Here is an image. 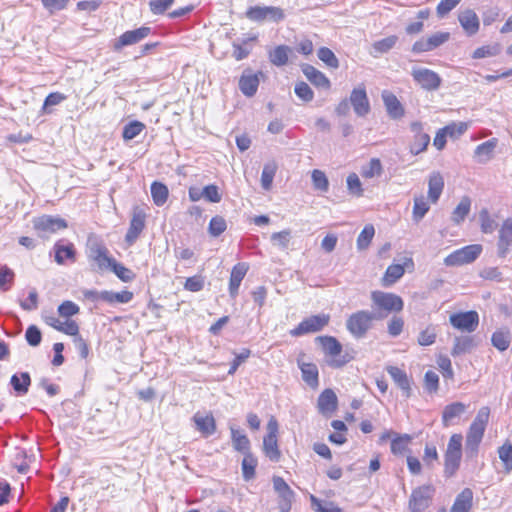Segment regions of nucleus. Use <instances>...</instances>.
Masks as SVG:
<instances>
[{"label": "nucleus", "instance_id": "obj_49", "mask_svg": "<svg viewBox=\"0 0 512 512\" xmlns=\"http://www.w3.org/2000/svg\"><path fill=\"white\" fill-rule=\"evenodd\" d=\"M256 40V37L243 40L242 44L233 43V57L237 60H243L250 54L251 47H248L249 42Z\"/></svg>", "mask_w": 512, "mask_h": 512}, {"label": "nucleus", "instance_id": "obj_46", "mask_svg": "<svg viewBox=\"0 0 512 512\" xmlns=\"http://www.w3.org/2000/svg\"><path fill=\"white\" fill-rule=\"evenodd\" d=\"M327 322H300V324L293 330V336H301L310 332H317L323 328Z\"/></svg>", "mask_w": 512, "mask_h": 512}, {"label": "nucleus", "instance_id": "obj_11", "mask_svg": "<svg viewBox=\"0 0 512 512\" xmlns=\"http://www.w3.org/2000/svg\"><path fill=\"white\" fill-rule=\"evenodd\" d=\"M372 299L374 303L382 310L389 312H398L403 309V301L401 297L393 293L373 292Z\"/></svg>", "mask_w": 512, "mask_h": 512}, {"label": "nucleus", "instance_id": "obj_21", "mask_svg": "<svg viewBox=\"0 0 512 512\" xmlns=\"http://www.w3.org/2000/svg\"><path fill=\"white\" fill-rule=\"evenodd\" d=\"M468 406L462 402H453L446 405L442 412V423L444 427H449L456 423L467 410Z\"/></svg>", "mask_w": 512, "mask_h": 512}, {"label": "nucleus", "instance_id": "obj_14", "mask_svg": "<svg viewBox=\"0 0 512 512\" xmlns=\"http://www.w3.org/2000/svg\"><path fill=\"white\" fill-rule=\"evenodd\" d=\"M349 102L359 117H364L370 112V103L364 86L352 90Z\"/></svg>", "mask_w": 512, "mask_h": 512}, {"label": "nucleus", "instance_id": "obj_42", "mask_svg": "<svg viewBox=\"0 0 512 512\" xmlns=\"http://www.w3.org/2000/svg\"><path fill=\"white\" fill-rule=\"evenodd\" d=\"M498 456L504 465L506 473L512 471V443L506 441L502 446L498 448Z\"/></svg>", "mask_w": 512, "mask_h": 512}, {"label": "nucleus", "instance_id": "obj_58", "mask_svg": "<svg viewBox=\"0 0 512 512\" xmlns=\"http://www.w3.org/2000/svg\"><path fill=\"white\" fill-rule=\"evenodd\" d=\"M462 442L463 436L461 434H453L448 441L445 453L462 456Z\"/></svg>", "mask_w": 512, "mask_h": 512}, {"label": "nucleus", "instance_id": "obj_35", "mask_svg": "<svg viewBox=\"0 0 512 512\" xmlns=\"http://www.w3.org/2000/svg\"><path fill=\"white\" fill-rule=\"evenodd\" d=\"M292 49L286 45H279L269 53V60L275 66H284L288 63Z\"/></svg>", "mask_w": 512, "mask_h": 512}, {"label": "nucleus", "instance_id": "obj_60", "mask_svg": "<svg viewBox=\"0 0 512 512\" xmlns=\"http://www.w3.org/2000/svg\"><path fill=\"white\" fill-rule=\"evenodd\" d=\"M347 329L354 337L361 338L370 329V322H347Z\"/></svg>", "mask_w": 512, "mask_h": 512}, {"label": "nucleus", "instance_id": "obj_53", "mask_svg": "<svg viewBox=\"0 0 512 512\" xmlns=\"http://www.w3.org/2000/svg\"><path fill=\"white\" fill-rule=\"evenodd\" d=\"M227 228L226 220L222 216H214L209 223L208 232L213 237L220 236Z\"/></svg>", "mask_w": 512, "mask_h": 512}, {"label": "nucleus", "instance_id": "obj_1", "mask_svg": "<svg viewBox=\"0 0 512 512\" xmlns=\"http://www.w3.org/2000/svg\"><path fill=\"white\" fill-rule=\"evenodd\" d=\"M316 342L322 348L326 363L331 368H342L355 359V350L348 347L343 348L342 344L333 336H318Z\"/></svg>", "mask_w": 512, "mask_h": 512}, {"label": "nucleus", "instance_id": "obj_62", "mask_svg": "<svg viewBox=\"0 0 512 512\" xmlns=\"http://www.w3.org/2000/svg\"><path fill=\"white\" fill-rule=\"evenodd\" d=\"M347 187L351 194L360 197L363 195V189L361 181L357 174L351 173L347 177Z\"/></svg>", "mask_w": 512, "mask_h": 512}, {"label": "nucleus", "instance_id": "obj_41", "mask_svg": "<svg viewBox=\"0 0 512 512\" xmlns=\"http://www.w3.org/2000/svg\"><path fill=\"white\" fill-rule=\"evenodd\" d=\"M241 466L243 478L246 481H249L255 477L257 459L251 453L244 454Z\"/></svg>", "mask_w": 512, "mask_h": 512}, {"label": "nucleus", "instance_id": "obj_51", "mask_svg": "<svg viewBox=\"0 0 512 512\" xmlns=\"http://www.w3.org/2000/svg\"><path fill=\"white\" fill-rule=\"evenodd\" d=\"M310 501L316 512H343L342 509L333 502L323 504V502L314 495H310Z\"/></svg>", "mask_w": 512, "mask_h": 512}, {"label": "nucleus", "instance_id": "obj_34", "mask_svg": "<svg viewBox=\"0 0 512 512\" xmlns=\"http://www.w3.org/2000/svg\"><path fill=\"white\" fill-rule=\"evenodd\" d=\"M470 209L471 199L468 196H463L451 214V221L455 225L461 224L469 214Z\"/></svg>", "mask_w": 512, "mask_h": 512}, {"label": "nucleus", "instance_id": "obj_24", "mask_svg": "<svg viewBox=\"0 0 512 512\" xmlns=\"http://www.w3.org/2000/svg\"><path fill=\"white\" fill-rule=\"evenodd\" d=\"M337 396L331 389H325L318 398L319 412L331 416L337 409Z\"/></svg>", "mask_w": 512, "mask_h": 512}, {"label": "nucleus", "instance_id": "obj_5", "mask_svg": "<svg viewBox=\"0 0 512 512\" xmlns=\"http://www.w3.org/2000/svg\"><path fill=\"white\" fill-rule=\"evenodd\" d=\"M267 434L263 439V451L271 461L278 462L281 457V452L278 447L277 433L278 422L275 418H271L267 424Z\"/></svg>", "mask_w": 512, "mask_h": 512}, {"label": "nucleus", "instance_id": "obj_48", "mask_svg": "<svg viewBox=\"0 0 512 512\" xmlns=\"http://www.w3.org/2000/svg\"><path fill=\"white\" fill-rule=\"evenodd\" d=\"M15 274L7 265H0V290L8 291L13 282Z\"/></svg>", "mask_w": 512, "mask_h": 512}, {"label": "nucleus", "instance_id": "obj_36", "mask_svg": "<svg viewBox=\"0 0 512 512\" xmlns=\"http://www.w3.org/2000/svg\"><path fill=\"white\" fill-rule=\"evenodd\" d=\"M511 333L508 329H499L492 334V345L499 351H505L509 348L511 343Z\"/></svg>", "mask_w": 512, "mask_h": 512}, {"label": "nucleus", "instance_id": "obj_63", "mask_svg": "<svg viewBox=\"0 0 512 512\" xmlns=\"http://www.w3.org/2000/svg\"><path fill=\"white\" fill-rule=\"evenodd\" d=\"M201 194H203V198L212 203H219L222 199L218 187L214 184L205 186L202 189Z\"/></svg>", "mask_w": 512, "mask_h": 512}, {"label": "nucleus", "instance_id": "obj_17", "mask_svg": "<svg viewBox=\"0 0 512 512\" xmlns=\"http://www.w3.org/2000/svg\"><path fill=\"white\" fill-rule=\"evenodd\" d=\"M87 297H92L95 300H100L107 303H128L132 297L133 293L127 290H123L120 292L113 291H102L100 293L89 291L86 293Z\"/></svg>", "mask_w": 512, "mask_h": 512}, {"label": "nucleus", "instance_id": "obj_61", "mask_svg": "<svg viewBox=\"0 0 512 512\" xmlns=\"http://www.w3.org/2000/svg\"><path fill=\"white\" fill-rule=\"evenodd\" d=\"M481 222V230L484 233H492L496 228L495 221L490 217V214L486 208L482 209L479 213Z\"/></svg>", "mask_w": 512, "mask_h": 512}, {"label": "nucleus", "instance_id": "obj_15", "mask_svg": "<svg viewBox=\"0 0 512 512\" xmlns=\"http://www.w3.org/2000/svg\"><path fill=\"white\" fill-rule=\"evenodd\" d=\"M414 262L412 258H404L403 264H391L386 269V272L382 278V285L389 287L396 283L405 273L406 268H413Z\"/></svg>", "mask_w": 512, "mask_h": 512}, {"label": "nucleus", "instance_id": "obj_4", "mask_svg": "<svg viewBox=\"0 0 512 512\" xmlns=\"http://www.w3.org/2000/svg\"><path fill=\"white\" fill-rule=\"evenodd\" d=\"M480 244H471L455 250L444 259L446 266H462L474 262L481 254Z\"/></svg>", "mask_w": 512, "mask_h": 512}, {"label": "nucleus", "instance_id": "obj_52", "mask_svg": "<svg viewBox=\"0 0 512 512\" xmlns=\"http://www.w3.org/2000/svg\"><path fill=\"white\" fill-rule=\"evenodd\" d=\"M291 239V230L286 229L280 232H275L271 235L270 240L274 246L281 249H287Z\"/></svg>", "mask_w": 512, "mask_h": 512}, {"label": "nucleus", "instance_id": "obj_56", "mask_svg": "<svg viewBox=\"0 0 512 512\" xmlns=\"http://www.w3.org/2000/svg\"><path fill=\"white\" fill-rule=\"evenodd\" d=\"M145 129V125L140 121H132L128 123L123 129V138L125 140H132L138 136Z\"/></svg>", "mask_w": 512, "mask_h": 512}, {"label": "nucleus", "instance_id": "obj_27", "mask_svg": "<svg viewBox=\"0 0 512 512\" xmlns=\"http://www.w3.org/2000/svg\"><path fill=\"white\" fill-rule=\"evenodd\" d=\"M10 385L15 391L17 396L27 394L31 385V377L28 372H19L11 376Z\"/></svg>", "mask_w": 512, "mask_h": 512}, {"label": "nucleus", "instance_id": "obj_43", "mask_svg": "<svg viewBox=\"0 0 512 512\" xmlns=\"http://www.w3.org/2000/svg\"><path fill=\"white\" fill-rule=\"evenodd\" d=\"M151 195L154 203L157 206H162L167 201L168 188L160 182H153L151 185Z\"/></svg>", "mask_w": 512, "mask_h": 512}, {"label": "nucleus", "instance_id": "obj_45", "mask_svg": "<svg viewBox=\"0 0 512 512\" xmlns=\"http://www.w3.org/2000/svg\"><path fill=\"white\" fill-rule=\"evenodd\" d=\"M411 436L408 434L395 435L391 441V452L394 455H402L411 441Z\"/></svg>", "mask_w": 512, "mask_h": 512}, {"label": "nucleus", "instance_id": "obj_32", "mask_svg": "<svg viewBox=\"0 0 512 512\" xmlns=\"http://www.w3.org/2000/svg\"><path fill=\"white\" fill-rule=\"evenodd\" d=\"M496 146L497 140L495 138L478 145L474 151L477 161L479 163H487L491 160Z\"/></svg>", "mask_w": 512, "mask_h": 512}, {"label": "nucleus", "instance_id": "obj_23", "mask_svg": "<svg viewBox=\"0 0 512 512\" xmlns=\"http://www.w3.org/2000/svg\"><path fill=\"white\" fill-rule=\"evenodd\" d=\"M192 419L195 423L196 429L203 437H209L215 433L216 422L212 414H201L197 412L194 414Z\"/></svg>", "mask_w": 512, "mask_h": 512}, {"label": "nucleus", "instance_id": "obj_16", "mask_svg": "<svg viewBox=\"0 0 512 512\" xmlns=\"http://www.w3.org/2000/svg\"><path fill=\"white\" fill-rule=\"evenodd\" d=\"M146 215L142 210H135L130 220L128 231L125 235V241L128 245H133L139 235L145 228Z\"/></svg>", "mask_w": 512, "mask_h": 512}, {"label": "nucleus", "instance_id": "obj_10", "mask_svg": "<svg viewBox=\"0 0 512 512\" xmlns=\"http://www.w3.org/2000/svg\"><path fill=\"white\" fill-rule=\"evenodd\" d=\"M246 15L250 20L253 21L271 19L275 22H279L284 19L283 10L274 6H254L248 9Z\"/></svg>", "mask_w": 512, "mask_h": 512}, {"label": "nucleus", "instance_id": "obj_13", "mask_svg": "<svg viewBox=\"0 0 512 512\" xmlns=\"http://www.w3.org/2000/svg\"><path fill=\"white\" fill-rule=\"evenodd\" d=\"M450 34L448 32H437L428 38H421L416 41L412 46L414 53H422L436 49L449 40Z\"/></svg>", "mask_w": 512, "mask_h": 512}, {"label": "nucleus", "instance_id": "obj_9", "mask_svg": "<svg viewBox=\"0 0 512 512\" xmlns=\"http://www.w3.org/2000/svg\"><path fill=\"white\" fill-rule=\"evenodd\" d=\"M410 130L413 133V140L410 143V152L418 155L424 152L429 143L430 136L424 131V124L420 121H414L410 124Z\"/></svg>", "mask_w": 512, "mask_h": 512}, {"label": "nucleus", "instance_id": "obj_47", "mask_svg": "<svg viewBox=\"0 0 512 512\" xmlns=\"http://www.w3.org/2000/svg\"><path fill=\"white\" fill-rule=\"evenodd\" d=\"M375 234V229L372 225H366L357 238L358 250H365L369 247Z\"/></svg>", "mask_w": 512, "mask_h": 512}, {"label": "nucleus", "instance_id": "obj_20", "mask_svg": "<svg viewBox=\"0 0 512 512\" xmlns=\"http://www.w3.org/2000/svg\"><path fill=\"white\" fill-rule=\"evenodd\" d=\"M511 245H512V219L507 218L503 222V224L499 230V239H498V243H497L498 256L501 258L506 257Z\"/></svg>", "mask_w": 512, "mask_h": 512}, {"label": "nucleus", "instance_id": "obj_50", "mask_svg": "<svg viewBox=\"0 0 512 512\" xmlns=\"http://www.w3.org/2000/svg\"><path fill=\"white\" fill-rule=\"evenodd\" d=\"M382 173V165L379 159L372 158L369 163L362 167L361 175L364 178H373L375 176H380Z\"/></svg>", "mask_w": 512, "mask_h": 512}, {"label": "nucleus", "instance_id": "obj_29", "mask_svg": "<svg viewBox=\"0 0 512 512\" xmlns=\"http://www.w3.org/2000/svg\"><path fill=\"white\" fill-rule=\"evenodd\" d=\"M247 270L248 267L245 263H238L233 267L229 281V292L232 297L237 295L239 286L245 277Z\"/></svg>", "mask_w": 512, "mask_h": 512}, {"label": "nucleus", "instance_id": "obj_30", "mask_svg": "<svg viewBox=\"0 0 512 512\" xmlns=\"http://www.w3.org/2000/svg\"><path fill=\"white\" fill-rule=\"evenodd\" d=\"M298 366L302 373L304 382L312 388H315L319 384L318 380V368L313 363H306L298 360Z\"/></svg>", "mask_w": 512, "mask_h": 512}, {"label": "nucleus", "instance_id": "obj_26", "mask_svg": "<svg viewBox=\"0 0 512 512\" xmlns=\"http://www.w3.org/2000/svg\"><path fill=\"white\" fill-rule=\"evenodd\" d=\"M472 501V490L470 488H465L456 496L450 512H469L472 508Z\"/></svg>", "mask_w": 512, "mask_h": 512}, {"label": "nucleus", "instance_id": "obj_25", "mask_svg": "<svg viewBox=\"0 0 512 512\" xmlns=\"http://www.w3.org/2000/svg\"><path fill=\"white\" fill-rule=\"evenodd\" d=\"M444 188V179L439 172H433L428 180V198L435 204L438 202Z\"/></svg>", "mask_w": 512, "mask_h": 512}, {"label": "nucleus", "instance_id": "obj_19", "mask_svg": "<svg viewBox=\"0 0 512 512\" xmlns=\"http://www.w3.org/2000/svg\"><path fill=\"white\" fill-rule=\"evenodd\" d=\"M262 72L253 73L250 69L243 71L239 79V89L247 97H252L256 94L259 86V77Z\"/></svg>", "mask_w": 512, "mask_h": 512}, {"label": "nucleus", "instance_id": "obj_3", "mask_svg": "<svg viewBox=\"0 0 512 512\" xmlns=\"http://www.w3.org/2000/svg\"><path fill=\"white\" fill-rule=\"evenodd\" d=\"M87 247L88 257L97 264L98 269L101 271L109 269L115 259L109 256L104 242L98 236L91 234L87 240Z\"/></svg>", "mask_w": 512, "mask_h": 512}, {"label": "nucleus", "instance_id": "obj_37", "mask_svg": "<svg viewBox=\"0 0 512 512\" xmlns=\"http://www.w3.org/2000/svg\"><path fill=\"white\" fill-rule=\"evenodd\" d=\"M272 481L274 490L278 493L279 497L282 498L285 502L291 503L294 497V492L286 483V481L280 476H274Z\"/></svg>", "mask_w": 512, "mask_h": 512}, {"label": "nucleus", "instance_id": "obj_2", "mask_svg": "<svg viewBox=\"0 0 512 512\" xmlns=\"http://www.w3.org/2000/svg\"><path fill=\"white\" fill-rule=\"evenodd\" d=\"M489 415L490 409L488 407L485 406L480 408L467 431L465 441V454L469 459H474L478 455L479 446L482 442L486 430Z\"/></svg>", "mask_w": 512, "mask_h": 512}, {"label": "nucleus", "instance_id": "obj_44", "mask_svg": "<svg viewBox=\"0 0 512 512\" xmlns=\"http://www.w3.org/2000/svg\"><path fill=\"white\" fill-rule=\"evenodd\" d=\"M277 165L272 163H267L264 165L262 174H261V186L264 190H270L272 186V182L274 176L276 174Z\"/></svg>", "mask_w": 512, "mask_h": 512}, {"label": "nucleus", "instance_id": "obj_55", "mask_svg": "<svg viewBox=\"0 0 512 512\" xmlns=\"http://www.w3.org/2000/svg\"><path fill=\"white\" fill-rule=\"evenodd\" d=\"M311 177H312L313 186L316 190H319L321 192L328 191L329 181L323 171L315 169L312 171Z\"/></svg>", "mask_w": 512, "mask_h": 512}, {"label": "nucleus", "instance_id": "obj_18", "mask_svg": "<svg viewBox=\"0 0 512 512\" xmlns=\"http://www.w3.org/2000/svg\"><path fill=\"white\" fill-rule=\"evenodd\" d=\"M381 98L390 118L397 120L404 116L405 109L395 94L391 91L384 90L381 93Z\"/></svg>", "mask_w": 512, "mask_h": 512}, {"label": "nucleus", "instance_id": "obj_6", "mask_svg": "<svg viewBox=\"0 0 512 512\" xmlns=\"http://www.w3.org/2000/svg\"><path fill=\"white\" fill-rule=\"evenodd\" d=\"M435 488L432 485H423L414 489L409 499L411 512H422L429 507L434 496Z\"/></svg>", "mask_w": 512, "mask_h": 512}, {"label": "nucleus", "instance_id": "obj_7", "mask_svg": "<svg viewBox=\"0 0 512 512\" xmlns=\"http://www.w3.org/2000/svg\"><path fill=\"white\" fill-rule=\"evenodd\" d=\"M33 228L40 237H49V235L64 228V219L51 215H42L32 221Z\"/></svg>", "mask_w": 512, "mask_h": 512}, {"label": "nucleus", "instance_id": "obj_54", "mask_svg": "<svg viewBox=\"0 0 512 512\" xmlns=\"http://www.w3.org/2000/svg\"><path fill=\"white\" fill-rule=\"evenodd\" d=\"M317 55H318V58L321 61H323L328 67L334 68V69L339 67V61L331 49H329L327 47H321L318 50Z\"/></svg>", "mask_w": 512, "mask_h": 512}, {"label": "nucleus", "instance_id": "obj_33", "mask_svg": "<svg viewBox=\"0 0 512 512\" xmlns=\"http://www.w3.org/2000/svg\"><path fill=\"white\" fill-rule=\"evenodd\" d=\"M231 440L233 448L243 454L250 453V440L248 437L239 429L231 426Z\"/></svg>", "mask_w": 512, "mask_h": 512}, {"label": "nucleus", "instance_id": "obj_22", "mask_svg": "<svg viewBox=\"0 0 512 512\" xmlns=\"http://www.w3.org/2000/svg\"><path fill=\"white\" fill-rule=\"evenodd\" d=\"M395 384L401 389L405 398H409L412 394V388L407 373L396 366H388L386 368Z\"/></svg>", "mask_w": 512, "mask_h": 512}, {"label": "nucleus", "instance_id": "obj_57", "mask_svg": "<svg viewBox=\"0 0 512 512\" xmlns=\"http://www.w3.org/2000/svg\"><path fill=\"white\" fill-rule=\"evenodd\" d=\"M109 269L112 270L123 282H130L135 278V274L130 269L120 263H117L116 260H114Z\"/></svg>", "mask_w": 512, "mask_h": 512}, {"label": "nucleus", "instance_id": "obj_39", "mask_svg": "<svg viewBox=\"0 0 512 512\" xmlns=\"http://www.w3.org/2000/svg\"><path fill=\"white\" fill-rule=\"evenodd\" d=\"M462 456L454 454H444V476L451 478L457 473Z\"/></svg>", "mask_w": 512, "mask_h": 512}, {"label": "nucleus", "instance_id": "obj_31", "mask_svg": "<svg viewBox=\"0 0 512 512\" xmlns=\"http://www.w3.org/2000/svg\"><path fill=\"white\" fill-rule=\"evenodd\" d=\"M459 22L469 35L475 34L479 29V19L476 13L470 9L460 13Z\"/></svg>", "mask_w": 512, "mask_h": 512}, {"label": "nucleus", "instance_id": "obj_8", "mask_svg": "<svg viewBox=\"0 0 512 512\" xmlns=\"http://www.w3.org/2000/svg\"><path fill=\"white\" fill-rule=\"evenodd\" d=\"M414 81L427 91L437 90L441 85V77L427 68L414 67L411 71Z\"/></svg>", "mask_w": 512, "mask_h": 512}, {"label": "nucleus", "instance_id": "obj_40", "mask_svg": "<svg viewBox=\"0 0 512 512\" xmlns=\"http://www.w3.org/2000/svg\"><path fill=\"white\" fill-rule=\"evenodd\" d=\"M475 346L474 337L461 336L456 337L452 349V355H460L470 351Z\"/></svg>", "mask_w": 512, "mask_h": 512}, {"label": "nucleus", "instance_id": "obj_64", "mask_svg": "<svg viewBox=\"0 0 512 512\" xmlns=\"http://www.w3.org/2000/svg\"><path fill=\"white\" fill-rule=\"evenodd\" d=\"M295 94L302 100L309 102L313 99L314 93L309 85L305 82L297 83L295 86Z\"/></svg>", "mask_w": 512, "mask_h": 512}, {"label": "nucleus", "instance_id": "obj_12", "mask_svg": "<svg viewBox=\"0 0 512 512\" xmlns=\"http://www.w3.org/2000/svg\"><path fill=\"white\" fill-rule=\"evenodd\" d=\"M151 33V28L142 26L135 30H129L124 32L119 38H117L113 44L115 51H120L124 46L133 45L139 43Z\"/></svg>", "mask_w": 512, "mask_h": 512}, {"label": "nucleus", "instance_id": "obj_59", "mask_svg": "<svg viewBox=\"0 0 512 512\" xmlns=\"http://www.w3.org/2000/svg\"><path fill=\"white\" fill-rule=\"evenodd\" d=\"M397 40L398 37L395 35L388 36L379 41H376L373 44V49L378 53H386L395 46Z\"/></svg>", "mask_w": 512, "mask_h": 512}, {"label": "nucleus", "instance_id": "obj_28", "mask_svg": "<svg viewBox=\"0 0 512 512\" xmlns=\"http://www.w3.org/2000/svg\"><path fill=\"white\" fill-rule=\"evenodd\" d=\"M302 72L307 77V79L315 86L325 89H328L330 87L329 79L312 65H303Z\"/></svg>", "mask_w": 512, "mask_h": 512}, {"label": "nucleus", "instance_id": "obj_38", "mask_svg": "<svg viewBox=\"0 0 512 512\" xmlns=\"http://www.w3.org/2000/svg\"><path fill=\"white\" fill-rule=\"evenodd\" d=\"M430 206L428 202L425 200L423 195L416 196L414 198V205L412 211V219L415 223H419L426 213L429 211Z\"/></svg>", "mask_w": 512, "mask_h": 512}]
</instances>
